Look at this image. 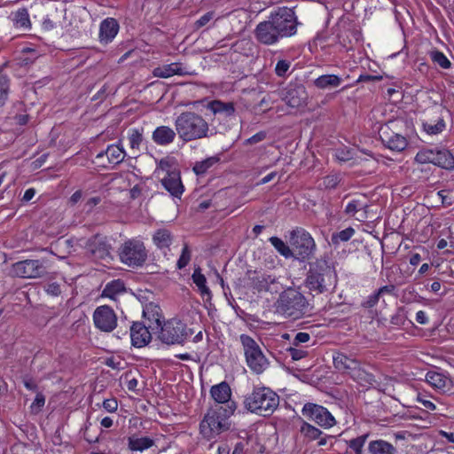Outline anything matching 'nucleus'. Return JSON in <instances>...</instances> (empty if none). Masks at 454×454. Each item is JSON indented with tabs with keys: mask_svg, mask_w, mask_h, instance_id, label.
Wrapping results in <instances>:
<instances>
[{
	"mask_svg": "<svg viewBox=\"0 0 454 454\" xmlns=\"http://www.w3.org/2000/svg\"><path fill=\"white\" fill-rule=\"evenodd\" d=\"M296 32L297 18L294 12L288 7H279L270 14L267 20L257 24L254 37L264 45H273Z\"/></svg>",
	"mask_w": 454,
	"mask_h": 454,
	"instance_id": "nucleus-1",
	"label": "nucleus"
},
{
	"mask_svg": "<svg viewBox=\"0 0 454 454\" xmlns=\"http://www.w3.org/2000/svg\"><path fill=\"white\" fill-rule=\"evenodd\" d=\"M337 283L338 276L333 262L324 258L309 262L305 286L310 292L317 294L331 292Z\"/></svg>",
	"mask_w": 454,
	"mask_h": 454,
	"instance_id": "nucleus-2",
	"label": "nucleus"
},
{
	"mask_svg": "<svg viewBox=\"0 0 454 454\" xmlns=\"http://www.w3.org/2000/svg\"><path fill=\"white\" fill-rule=\"evenodd\" d=\"M175 128L184 142L208 138L213 134L206 119L193 111L181 113L175 120Z\"/></svg>",
	"mask_w": 454,
	"mask_h": 454,
	"instance_id": "nucleus-3",
	"label": "nucleus"
},
{
	"mask_svg": "<svg viewBox=\"0 0 454 454\" xmlns=\"http://www.w3.org/2000/svg\"><path fill=\"white\" fill-rule=\"evenodd\" d=\"M237 405L228 403L227 407L215 406L211 408L200 422V433L207 440H211L230 428L229 418L234 413Z\"/></svg>",
	"mask_w": 454,
	"mask_h": 454,
	"instance_id": "nucleus-4",
	"label": "nucleus"
},
{
	"mask_svg": "<svg viewBox=\"0 0 454 454\" xmlns=\"http://www.w3.org/2000/svg\"><path fill=\"white\" fill-rule=\"evenodd\" d=\"M243 403L248 411L267 417L278 407L279 396L269 387H258L245 396Z\"/></svg>",
	"mask_w": 454,
	"mask_h": 454,
	"instance_id": "nucleus-5",
	"label": "nucleus"
},
{
	"mask_svg": "<svg viewBox=\"0 0 454 454\" xmlns=\"http://www.w3.org/2000/svg\"><path fill=\"white\" fill-rule=\"evenodd\" d=\"M277 310L286 317L298 319L309 311L305 296L294 289L283 292L277 301Z\"/></svg>",
	"mask_w": 454,
	"mask_h": 454,
	"instance_id": "nucleus-6",
	"label": "nucleus"
},
{
	"mask_svg": "<svg viewBox=\"0 0 454 454\" xmlns=\"http://www.w3.org/2000/svg\"><path fill=\"white\" fill-rule=\"evenodd\" d=\"M246 363L248 368L255 374H262L270 366V361L263 354L260 345L249 335L240 334Z\"/></svg>",
	"mask_w": 454,
	"mask_h": 454,
	"instance_id": "nucleus-7",
	"label": "nucleus"
},
{
	"mask_svg": "<svg viewBox=\"0 0 454 454\" xmlns=\"http://www.w3.org/2000/svg\"><path fill=\"white\" fill-rule=\"evenodd\" d=\"M120 261L131 268H138L145 264L148 252L144 242L138 238L125 240L118 251Z\"/></svg>",
	"mask_w": 454,
	"mask_h": 454,
	"instance_id": "nucleus-8",
	"label": "nucleus"
},
{
	"mask_svg": "<svg viewBox=\"0 0 454 454\" xmlns=\"http://www.w3.org/2000/svg\"><path fill=\"white\" fill-rule=\"evenodd\" d=\"M290 244L296 258L301 262L309 260L317 248L312 236L302 228H296L291 231Z\"/></svg>",
	"mask_w": 454,
	"mask_h": 454,
	"instance_id": "nucleus-9",
	"label": "nucleus"
},
{
	"mask_svg": "<svg viewBox=\"0 0 454 454\" xmlns=\"http://www.w3.org/2000/svg\"><path fill=\"white\" fill-rule=\"evenodd\" d=\"M159 339L168 345L182 344L192 334L186 325L176 318L161 324Z\"/></svg>",
	"mask_w": 454,
	"mask_h": 454,
	"instance_id": "nucleus-10",
	"label": "nucleus"
},
{
	"mask_svg": "<svg viewBox=\"0 0 454 454\" xmlns=\"http://www.w3.org/2000/svg\"><path fill=\"white\" fill-rule=\"evenodd\" d=\"M11 272L17 278H37L46 273V267L41 260H24L13 263Z\"/></svg>",
	"mask_w": 454,
	"mask_h": 454,
	"instance_id": "nucleus-11",
	"label": "nucleus"
},
{
	"mask_svg": "<svg viewBox=\"0 0 454 454\" xmlns=\"http://www.w3.org/2000/svg\"><path fill=\"white\" fill-rule=\"evenodd\" d=\"M301 413L308 419L313 420L324 428H330L336 423L334 417L326 408L316 403H305L301 410Z\"/></svg>",
	"mask_w": 454,
	"mask_h": 454,
	"instance_id": "nucleus-12",
	"label": "nucleus"
},
{
	"mask_svg": "<svg viewBox=\"0 0 454 454\" xmlns=\"http://www.w3.org/2000/svg\"><path fill=\"white\" fill-rule=\"evenodd\" d=\"M394 124L393 121H390L381 126L379 130L380 137L383 145L391 151L402 152L407 147L408 140L404 136L393 130L391 126Z\"/></svg>",
	"mask_w": 454,
	"mask_h": 454,
	"instance_id": "nucleus-13",
	"label": "nucleus"
},
{
	"mask_svg": "<svg viewBox=\"0 0 454 454\" xmlns=\"http://www.w3.org/2000/svg\"><path fill=\"white\" fill-rule=\"evenodd\" d=\"M93 322L100 331L110 333L117 325V316L111 307L107 305L99 306L94 310Z\"/></svg>",
	"mask_w": 454,
	"mask_h": 454,
	"instance_id": "nucleus-14",
	"label": "nucleus"
},
{
	"mask_svg": "<svg viewBox=\"0 0 454 454\" xmlns=\"http://www.w3.org/2000/svg\"><path fill=\"white\" fill-rule=\"evenodd\" d=\"M85 248L95 259H106L110 255L111 246L105 237L95 235L85 242Z\"/></svg>",
	"mask_w": 454,
	"mask_h": 454,
	"instance_id": "nucleus-15",
	"label": "nucleus"
},
{
	"mask_svg": "<svg viewBox=\"0 0 454 454\" xmlns=\"http://www.w3.org/2000/svg\"><path fill=\"white\" fill-rule=\"evenodd\" d=\"M153 327L154 326L152 325L145 326L140 322L133 323L130 327V339L132 345L137 348H143L146 346L152 339L149 328L153 329Z\"/></svg>",
	"mask_w": 454,
	"mask_h": 454,
	"instance_id": "nucleus-16",
	"label": "nucleus"
},
{
	"mask_svg": "<svg viewBox=\"0 0 454 454\" xmlns=\"http://www.w3.org/2000/svg\"><path fill=\"white\" fill-rule=\"evenodd\" d=\"M333 366L337 371L341 373H347L349 376L359 364V361L342 352H334L333 356Z\"/></svg>",
	"mask_w": 454,
	"mask_h": 454,
	"instance_id": "nucleus-17",
	"label": "nucleus"
},
{
	"mask_svg": "<svg viewBox=\"0 0 454 454\" xmlns=\"http://www.w3.org/2000/svg\"><path fill=\"white\" fill-rule=\"evenodd\" d=\"M163 187L176 198H180L184 191L181 181L180 172H172L169 176H163L161 178Z\"/></svg>",
	"mask_w": 454,
	"mask_h": 454,
	"instance_id": "nucleus-18",
	"label": "nucleus"
},
{
	"mask_svg": "<svg viewBox=\"0 0 454 454\" xmlns=\"http://www.w3.org/2000/svg\"><path fill=\"white\" fill-rule=\"evenodd\" d=\"M119 31V24L114 18H106L100 23L99 41L102 43H109L116 36Z\"/></svg>",
	"mask_w": 454,
	"mask_h": 454,
	"instance_id": "nucleus-19",
	"label": "nucleus"
},
{
	"mask_svg": "<svg viewBox=\"0 0 454 454\" xmlns=\"http://www.w3.org/2000/svg\"><path fill=\"white\" fill-rule=\"evenodd\" d=\"M176 134V129L162 125L153 130L152 139L156 145L165 146L174 142Z\"/></svg>",
	"mask_w": 454,
	"mask_h": 454,
	"instance_id": "nucleus-20",
	"label": "nucleus"
},
{
	"mask_svg": "<svg viewBox=\"0 0 454 454\" xmlns=\"http://www.w3.org/2000/svg\"><path fill=\"white\" fill-rule=\"evenodd\" d=\"M106 157L110 164L117 165L124 160L126 153L122 147L118 145H110L105 151L98 153L96 159L100 160Z\"/></svg>",
	"mask_w": 454,
	"mask_h": 454,
	"instance_id": "nucleus-21",
	"label": "nucleus"
},
{
	"mask_svg": "<svg viewBox=\"0 0 454 454\" xmlns=\"http://www.w3.org/2000/svg\"><path fill=\"white\" fill-rule=\"evenodd\" d=\"M210 395L216 403H225L224 407L228 406V403H234L231 400V387L225 381L214 385L210 389Z\"/></svg>",
	"mask_w": 454,
	"mask_h": 454,
	"instance_id": "nucleus-22",
	"label": "nucleus"
},
{
	"mask_svg": "<svg viewBox=\"0 0 454 454\" xmlns=\"http://www.w3.org/2000/svg\"><path fill=\"white\" fill-rule=\"evenodd\" d=\"M10 19L15 28L27 31L31 28V21L27 9L20 8L15 12H12L10 15Z\"/></svg>",
	"mask_w": 454,
	"mask_h": 454,
	"instance_id": "nucleus-23",
	"label": "nucleus"
},
{
	"mask_svg": "<svg viewBox=\"0 0 454 454\" xmlns=\"http://www.w3.org/2000/svg\"><path fill=\"white\" fill-rule=\"evenodd\" d=\"M192 279L198 287V291L202 298L207 301H210L212 299V293L207 286V278L205 275L202 274L201 269L199 266L194 268Z\"/></svg>",
	"mask_w": 454,
	"mask_h": 454,
	"instance_id": "nucleus-24",
	"label": "nucleus"
},
{
	"mask_svg": "<svg viewBox=\"0 0 454 454\" xmlns=\"http://www.w3.org/2000/svg\"><path fill=\"white\" fill-rule=\"evenodd\" d=\"M422 127L428 135H438L445 129L446 123L442 116L436 114L435 118L422 120Z\"/></svg>",
	"mask_w": 454,
	"mask_h": 454,
	"instance_id": "nucleus-25",
	"label": "nucleus"
},
{
	"mask_svg": "<svg viewBox=\"0 0 454 454\" xmlns=\"http://www.w3.org/2000/svg\"><path fill=\"white\" fill-rule=\"evenodd\" d=\"M285 99L286 104L293 108L304 105L306 101L305 88L303 86H298L289 89Z\"/></svg>",
	"mask_w": 454,
	"mask_h": 454,
	"instance_id": "nucleus-26",
	"label": "nucleus"
},
{
	"mask_svg": "<svg viewBox=\"0 0 454 454\" xmlns=\"http://www.w3.org/2000/svg\"><path fill=\"white\" fill-rule=\"evenodd\" d=\"M187 74L188 73L184 71L179 63L163 65L161 67H155L153 71V76L159 78H169L175 74L184 75Z\"/></svg>",
	"mask_w": 454,
	"mask_h": 454,
	"instance_id": "nucleus-27",
	"label": "nucleus"
},
{
	"mask_svg": "<svg viewBox=\"0 0 454 454\" xmlns=\"http://www.w3.org/2000/svg\"><path fill=\"white\" fill-rule=\"evenodd\" d=\"M252 286L258 292H272V286L276 284V278L264 273H255L251 278Z\"/></svg>",
	"mask_w": 454,
	"mask_h": 454,
	"instance_id": "nucleus-28",
	"label": "nucleus"
},
{
	"mask_svg": "<svg viewBox=\"0 0 454 454\" xmlns=\"http://www.w3.org/2000/svg\"><path fill=\"white\" fill-rule=\"evenodd\" d=\"M207 107L214 114H222L225 117H231L235 114V106L232 102L213 100L207 104Z\"/></svg>",
	"mask_w": 454,
	"mask_h": 454,
	"instance_id": "nucleus-29",
	"label": "nucleus"
},
{
	"mask_svg": "<svg viewBox=\"0 0 454 454\" xmlns=\"http://www.w3.org/2000/svg\"><path fill=\"white\" fill-rule=\"evenodd\" d=\"M432 163L448 170L454 169V156L449 150H441L432 154Z\"/></svg>",
	"mask_w": 454,
	"mask_h": 454,
	"instance_id": "nucleus-30",
	"label": "nucleus"
},
{
	"mask_svg": "<svg viewBox=\"0 0 454 454\" xmlns=\"http://www.w3.org/2000/svg\"><path fill=\"white\" fill-rule=\"evenodd\" d=\"M313 82L319 90H331L339 87L342 79L336 74H323L315 79Z\"/></svg>",
	"mask_w": 454,
	"mask_h": 454,
	"instance_id": "nucleus-31",
	"label": "nucleus"
},
{
	"mask_svg": "<svg viewBox=\"0 0 454 454\" xmlns=\"http://www.w3.org/2000/svg\"><path fill=\"white\" fill-rule=\"evenodd\" d=\"M154 445V441L147 436L137 437L136 435L128 438V448L131 451H144Z\"/></svg>",
	"mask_w": 454,
	"mask_h": 454,
	"instance_id": "nucleus-32",
	"label": "nucleus"
},
{
	"mask_svg": "<svg viewBox=\"0 0 454 454\" xmlns=\"http://www.w3.org/2000/svg\"><path fill=\"white\" fill-rule=\"evenodd\" d=\"M350 377L363 387H370L375 383L374 376L362 368L360 363L350 374Z\"/></svg>",
	"mask_w": 454,
	"mask_h": 454,
	"instance_id": "nucleus-33",
	"label": "nucleus"
},
{
	"mask_svg": "<svg viewBox=\"0 0 454 454\" xmlns=\"http://www.w3.org/2000/svg\"><path fill=\"white\" fill-rule=\"evenodd\" d=\"M144 317H146L153 326L155 325L156 329H159L162 323V315L160 308L153 303H149L145 306L143 311Z\"/></svg>",
	"mask_w": 454,
	"mask_h": 454,
	"instance_id": "nucleus-34",
	"label": "nucleus"
},
{
	"mask_svg": "<svg viewBox=\"0 0 454 454\" xmlns=\"http://www.w3.org/2000/svg\"><path fill=\"white\" fill-rule=\"evenodd\" d=\"M368 207V205L363 200H350L345 208V212L351 216H356V214H359L356 216V219L361 220L362 218H365V209Z\"/></svg>",
	"mask_w": 454,
	"mask_h": 454,
	"instance_id": "nucleus-35",
	"label": "nucleus"
},
{
	"mask_svg": "<svg viewBox=\"0 0 454 454\" xmlns=\"http://www.w3.org/2000/svg\"><path fill=\"white\" fill-rule=\"evenodd\" d=\"M426 381L434 388L444 391L450 380L443 373L430 371L426 374Z\"/></svg>",
	"mask_w": 454,
	"mask_h": 454,
	"instance_id": "nucleus-36",
	"label": "nucleus"
},
{
	"mask_svg": "<svg viewBox=\"0 0 454 454\" xmlns=\"http://www.w3.org/2000/svg\"><path fill=\"white\" fill-rule=\"evenodd\" d=\"M153 242L159 249H168L172 243V235L167 229H159L153 235Z\"/></svg>",
	"mask_w": 454,
	"mask_h": 454,
	"instance_id": "nucleus-37",
	"label": "nucleus"
},
{
	"mask_svg": "<svg viewBox=\"0 0 454 454\" xmlns=\"http://www.w3.org/2000/svg\"><path fill=\"white\" fill-rule=\"evenodd\" d=\"M368 450L370 454H395V447L384 440L371 442Z\"/></svg>",
	"mask_w": 454,
	"mask_h": 454,
	"instance_id": "nucleus-38",
	"label": "nucleus"
},
{
	"mask_svg": "<svg viewBox=\"0 0 454 454\" xmlns=\"http://www.w3.org/2000/svg\"><path fill=\"white\" fill-rule=\"evenodd\" d=\"M300 433L304 439L309 442L318 439L323 434L320 429L304 420L301 421Z\"/></svg>",
	"mask_w": 454,
	"mask_h": 454,
	"instance_id": "nucleus-39",
	"label": "nucleus"
},
{
	"mask_svg": "<svg viewBox=\"0 0 454 454\" xmlns=\"http://www.w3.org/2000/svg\"><path fill=\"white\" fill-rule=\"evenodd\" d=\"M156 171L159 175L169 176L172 172H180L175 163L170 158L161 159L157 166Z\"/></svg>",
	"mask_w": 454,
	"mask_h": 454,
	"instance_id": "nucleus-40",
	"label": "nucleus"
},
{
	"mask_svg": "<svg viewBox=\"0 0 454 454\" xmlns=\"http://www.w3.org/2000/svg\"><path fill=\"white\" fill-rule=\"evenodd\" d=\"M124 290L123 283L120 280L112 281L108 283L102 292L103 297H108L111 299H114V297L122 293Z\"/></svg>",
	"mask_w": 454,
	"mask_h": 454,
	"instance_id": "nucleus-41",
	"label": "nucleus"
},
{
	"mask_svg": "<svg viewBox=\"0 0 454 454\" xmlns=\"http://www.w3.org/2000/svg\"><path fill=\"white\" fill-rule=\"evenodd\" d=\"M219 161V159L216 157H210L206 160L197 161L192 170L198 176L204 175L210 168H212L215 164Z\"/></svg>",
	"mask_w": 454,
	"mask_h": 454,
	"instance_id": "nucleus-42",
	"label": "nucleus"
},
{
	"mask_svg": "<svg viewBox=\"0 0 454 454\" xmlns=\"http://www.w3.org/2000/svg\"><path fill=\"white\" fill-rule=\"evenodd\" d=\"M270 242L275 249L286 258L294 256L293 250L281 239L278 237H271L270 239Z\"/></svg>",
	"mask_w": 454,
	"mask_h": 454,
	"instance_id": "nucleus-43",
	"label": "nucleus"
},
{
	"mask_svg": "<svg viewBox=\"0 0 454 454\" xmlns=\"http://www.w3.org/2000/svg\"><path fill=\"white\" fill-rule=\"evenodd\" d=\"M128 139L132 150H139L143 142V129H131L128 131Z\"/></svg>",
	"mask_w": 454,
	"mask_h": 454,
	"instance_id": "nucleus-44",
	"label": "nucleus"
},
{
	"mask_svg": "<svg viewBox=\"0 0 454 454\" xmlns=\"http://www.w3.org/2000/svg\"><path fill=\"white\" fill-rule=\"evenodd\" d=\"M10 81L5 74H0V106H4L8 98Z\"/></svg>",
	"mask_w": 454,
	"mask_h": 454,
	"instance_id": "nucleus-45",
	"label": "nucleus"
},
{
	"mask_svg": "<svg viewBox=\"0 0 454 454\" xmlns=\"http://www.w3.org/2000/svg\"><path fill=\"white\" fill-rule=\"evenodd\" d=\"M432 60L439 65L442 68L448 69L450 67L451 63L447 57L439 51H433L430 53Z\"/></svg>",
	"mask_w": 454,
	"mask_h": 454,
	"instance_id": "nucleus-46",
	"label": "nucleus"
},
{
	"mask_svg": "<svg viewBox=\"0 0 454 454\" xmlns=\"http://www.w3.org/2000/svg\"><path fill=\"white\" fill-rule=\"evenodd\" d=\"M367 435H361L348 442V447L352 449L356 454H362L363 447L366 442Z\"/></svg>",
	"mask_w": 454,
	"mask_h": 454,
	"instance_id": "nucleus-47",
	"label": "nucleus"
},
{
	"mask_svg": "<svg viewBox=\"0 0 454 454\" xmlns=\"http://www.w3.org/2000/svg\"><path fill=\"white\" fill-rule=\"evenodd\" d=\"M191 261V251L187 244H184L182 254L177 261L176 266L179 270L184 269Z\"/></svg>",
	"mask_w": 454,
	"mask_h": 454,
	"instance_id": "nucleus-48",
	"label": "nucleus"
},
{
	"mask_svg": "<svg viewBox=\"0 0 454 454\" xmlns=\"http://www.w3.org/2000/svg\"><path fill=\"white\" fill-rule=\"evenodd\" d=\"M355 152L353 149L340 147L336 150L335 156L340 161H348L353 159Z\"/></svg>",
	"mask_w": 454,
	"mask_h": 454,
	"instance_id": "nucleus-49",
	"label": "nucleus"
},
{
	"mask_svg": "<svg viewBox=\"0 0 454 454\" xmlns=\"http://www.w3.org/2000/svg\"><path fill=\"white\" fill-rule=\"evenodd\" d=\"M340 181V178L338 175H329L323 178L322 186L325 189H334L337 187Z\"/></svg>",
	"mask_w": 454,
	"mask_h": 454,
	"instance_id": "nucleus-50",
	"label": "nucleus"
},
{
	"mask_svg": "<svg viewBox=\"0 0 454 454\" xmlns=\"http://www.w3.org/2000/svg\"><path fill=\"white\" fill-rule=\"evenodd\" d=\"M291 67V62L286 59H280L275 67V73L279 77H284Z\"/></svg>",
	"mask_w": 454,
	"mask_h": 454,
	"instance_id": "nucleus-51",
	"label": "nucleus"
},
{
	"mask_svg": "<svg viewBox=\"0 0 454 454\" xmlns=\"http://www.w3.org/2000/svg\"><path fill=\"white\" fill-rule=\"evenodd\" d=\"M287 354L291 356V358L294 361L301 360L307 356L308 352L302 348H297L295 347H290L286 348Z\"/></svg>",
	"mask_w": 454,
	"mask_h": 454,
	"instance_id": "nucleus-52",
	"label": "nucleus"
},
{
	"mask_svg": "<svg viewBox=\"0 0 454 454\" xmlns=\"http://www.w3.org/2000/svg\"><path fill=\"white\" fill-rule=\"evenodd\" d=\"M44 291L51 296H59L61 294L60 285L57 282H51L45 285Z\"/></svg>",
	"mask_w": 454,
	"mask_h": 454,
	"instance_id": "nucleus-53",
	"label": "nucleus"
},
{
	"mask_svg": "<svg viewBox=\"0 0 454 454\" xmlns=\"http://www.w3.org/2000/svg\"><path fill=\"white\" fill-rule=\"evenodd\" d=\"M380 298V297L378 295L377 291H375L372 294L369 295L365 301H363L362 306L366 309L372 308L378 303Z\"/></svg>",
	"mask_w": 454,
	"mask_h": 454,
	"instance_id": "nucleus-54",
	"label": "nucleus"
},
{
	"mask_svg": "<svg viewBox=\"0 0 454 454\" xmlns=\"http://www.w3.org/2000/svg\"><path fill=\"white\" fill-rule=\"evenodd\" d=\"M267 137V133L265 131H259L251 137L246 140V145H254L259 142L263 141Z\"/></svg>",
	"mask_w": 454,
	"mask_h": 454,
	"instance_id": "nucleus-55",
	"label": "nucleus"
},
{
	"mask_svg": "<svg viewBox=\"0 0 454 454\" xmlns=\"http://www.w3.org/2000/svg\"><path fill=\"white\" fill-rule=\"evenodd\" d=\"M354 234H355V230L351 227H348V228H346L345 230L340 231L337 234V238L340 241L345 242V241L349 240L353 237Z\"/></svg>",
	"mask_w": 454,
	"mask_h": 454,
	"instance_id": "nucleus-56",
	"label": "nucleus"
},
{
	"mask_svg": "<svg viewBox=\"0 0 454 454\" xmlns=\"http://www.w3.org/2000/svg\"><path fill=\"white\" fill-rule=\"evenodd\" d=\"M45 403V397L42 393H37L34 402L31 404V409L40 411Z\"/></svg>",
	"mask_w": 454,
	"mask_h": 454,
	"instance_id": "nucleus-57",
	"label": "nucleus"
},
{
	"mask_svg": "<svg viewBox=\"0 0 454 454\" xmlns=\"http://www.w3.org/2000/svg\"><path fill=\"white\" fill-rule=\"evenodd\" d=\"M432 154H434L432 152H420L417 153L415 160L421 164L427 162L432 163Z\"/></svg>",
	"mask_w": 454,
	"mask_h": 454,
	"instance_id": "nucleus-58",
	"label": "nucleus"
},
{
	"mask_svg": "<svg viewBox=\"0 0 454 454\" xmlns=\"http://www.w3.org/2000/svg\"><path fill=\"white\" fill-rule=\"evenodd\" d=\"M310 339V335L308 333L300 332L296 333L294 340L293 345L298 346L300 343H305L309 341Z\"/></svg>",
	"mask_w": 454,
	"mask_h": 454,
	"instance_id": "nucleus-59",
	"label": "nucleus"
},
{
	"mask_svg": "<svg viewBox=\"0 0 454 454\" xmlns=\"http://www.w3.org/2000/svg\"><path fill=\"white\" fill-rule=\"evenodd\" d=\"M103 407L106 411H109V412H114L117 410L118 408V403H117V400L114 399V398H111V399H106L104 402H103Z\"/></svg>",
	"mask_w": 454,
	"mask_h": 454,
	"instance_id": "nucleus-60",
	"label": "nucleus"
},
{
	"mask_svg": "<svg viewBox=\"0 0 454 454\" xmlns=\"http://www.w3.org/2000/svg\"><path fill=\"white\" fill-rule=\"evenodd\" d=\"M214 17V12H208L202 15L196 22V27L200 28L207 24Z\"/></svg>",
	"mask_w": 454,
	"mask_h": 454,
	"instance_id": "nucleus-61",
	"label": "nucleus"
},
{
	"mask_svg": "<svg viewBox=\"0 0 454 454\" xmlns=\"http://www.w3.org/2000/svg\"><path fill=\"white\" fill-rule=\"evenodd\" d=\"M417 400L427 410L434 411L436 409L435 404L430 400L427 399L425 395H418Z\"/></svg>",
	"mask_w": 454,
	"mask_h": 454,
	"instance_id": "nucleus-62",
	"label": "nucleus"
},
{
	"mask_svg": "<svg viewBox=\"0 0 454 454\" xmlns=\"http://www.w3.org/2000/svg\"><path fill=\"white\" fill-rule=\"evenodd\" d=\"M395 291V286L394 285H387V286H384L379 288L377 290V293H378V295H380V297H382L386 294L394 295Z\"/></svg>",
	"mask_w": 454,
	"mask_h": 454,
	"instance_id": "nucleus-63",
	"label": "nucleus"
},
{
	"mask_svg": "<svg viewBox=\"0 0 454 454\" xmlns=\"http://www.w3.org/2000/svg\"><path fill=\"white\" fill-rule=\"evenodd\" d=\"M381 79L382 76L380 75L361 74L356 80V82H375L380 81Z\"/></svg>",
	"mask_w": 454,
	"mask_h": 454,
	"instance_id": "nucleus-64",
	"label": "nucleus"
}]
</instances>
